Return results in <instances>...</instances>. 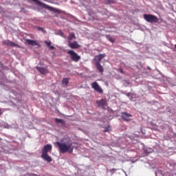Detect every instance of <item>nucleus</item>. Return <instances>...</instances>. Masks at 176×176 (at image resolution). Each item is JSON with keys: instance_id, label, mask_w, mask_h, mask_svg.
I'll list each match as a JSON object with an SVG mask.
<instances>
[{"instance_id": "obj_1", "label": "nucleus", "mask_w": 176, "mask_h": 176, "mask_svg": "<svg viewBox=\"0 0 176 176\" xmlns=\"http://www.w3.org/2000/svg\"><path fill=\"white\" fill-rule=\"evenodd\" d=\"M56 145H58L61 153H72L74 152V143L72 140L69 138L63 139L62 142H56Z\"/></svg>"}, {"instance_id": "obj_2", "label": "nucleus", "mask_w": 176, "mask_h": 176, "mask_svg": "<svg viewBox=\"0 0 176 176\" xmlns=\"http://www.w3.org/2000/svg\"><path fill=\"white\" fill-rule=\"evenodd\" d=\"M106 56L107 55L105 54H100L95 56L96 60L95 65L99 72H100L101 75L104 73V67L101 65V60H102V58H105Z\"/></svg>"}, {"instance_id": "obj_3", "label": "nucleus", "mask_w": 176, "mask_h": 176, "mask_svg": "<svg viewBox=\"0 0 176 176\" xmlns=\"http://www.w3.org/2000/svg\"><path fill=\"white\" fill-rule=\"evenodd\" d=\"M144 19L147 21V23H157L159 21V18L153 14H144Z\"/></svg>"}, {"instance_id": "obj_4", "label": "nucleus", "mask_w": 176, "mask_h": 176, "mask_svg": "<svg viewBox=\"0 0 176 176\" xmlns=\"http://www.w3.org/2000/svg\"><path fill=\"white\" fill-rule=\"evenodd\" d=\"M67 54H69L71 59L72 61H75V63H78L79 60H80L81 57L74 50H69L67 52Z\"/></svg>"}, {"instance_id": "obj_5", "label": "nucleus", "mask_w": 176, "mask_h": 176, "mask_svg": "<svg viewBox=\"0 0 176 176\" xmlns=\"http://www.w3.org/2000/svg\"><path fill=\"white\" fill-rule=\"evenodd\" d=\"M91 87L95 90V91H96L97 93H99V94H102L104 93V91L102 90L101 87H100L98 82L95 81L92 82Z\"/></svg>"}, {"instance_id": "obj_6", "label": "nucleus", "mask_w": 176, "mask_h": 176, "mask_svg": "<svg viewBox=\"0 0 176 176\" xmlns=\"http://www.w3.org/2000/svg\"><path fill=\"white\" fill-rule=\"evenodd\" d=\"M30 1H32L33 2H36V3L39 5V6H41V8H43L44 9H47L48 10H51V11L54 10V8L51 7L50 6H48L45 3H42L41 1H39L38 0H30Z\"/></svg>"}, {"instance_id": "obj_7", "label": "nucleus", "mask_w": 176, "mask_h": 176, "mask_svg": "<svg viewBox=\"0 0 176 176\" xmlns=\"http://www.w3.org/2000/svg\"><path fill=\"white\" fill-rule=\"evenodd\" d=\"M133 116L127 112H122L121 113V119H122V120H124V122H130V120H131V119H130V118H131Z\"/></svg>"}, {"instance_id": "obj_8", "label": "nucleus", "mask_w": 176, "mask_h": 176, "mask_svg": "<svg viewBox=\"0 0 176 176\" xmlns=\"http://www.w3.org/2000/svg\"><path fill=\"white\" fill-rule=\"evenodd\" d=\"M68 46L70 49H79L80 47V45L78 43V41H68Z\"/></svg>"}, {"instance_id": "obj_9", "label": "nucleus", "mask_w": 176, "mask_h": 176, "mask_svg": "<svg viewBox=\"0 0 176 176\" xmlns=\"http://www.w3.org/2000/svg\"><path fill=\"white\" fill-rule=\"evenodd\" d=\"M3 45H6L7 46H11V47H20V46L9 40H4L3 41Z\"/></svg>"}, {"instance_id": "obj_10", "label": "nucleus", "mask_w": 176, "mask_h": 176, "mask_svg": "<svg viewBox=\"0 0 176 176\" xmlns=\"http://www.w3.org/2000/svg\"><path fill=\"white\" fill-rule=\"evenodd\" d=\"M36 69L40 72V74H42V75H46V74H49V69H47V67H40L36 66Z\"/></svg>"}, {"instance_id": "obj_11", "label": "nucleus", "mask_w": 176, "mask_h": 176, "mask_svg": "<svg viewBox=\"0 0 176 176\" xmlns=\"http://www.w3.org/2000/svg\"><path fill=\"white\" fill-rule=\"evenodd\" d=\"M52 151V145L47 144L42 149V155H47V153Z\"/></svg>"}, {"instance_id": "obj_12", "label": "nucleus", "mask_w": 176, "mask_h": 176, "mask_svg": "<svg viewBox=\"0 0 176 176\" xmlns=\"http://www.w3.org/2000/svg\"><path fill=\"white\" fill-rule=\"evenodd\" d=\"M26 43L30 45L31 46H41L38 42L35 40L26 39Z\"/></svg>"}, {"instance_id": "obj_13", "label": "nucleus", "mask_w": 176, "mask_h": 176, "mask_svg": "<svg viewBox=\"0 0 176 176\" xmlns=\"http://www.w3.org/2000/svg\"><path fill=\"white\" fill-rule=\"evenodd\" d=\"M96 104L98 107H105L107 105V99H101L98 100Z\"/></svg>"}, {"instance_id": "obj_14", "label": "nucleus", "mask_w": 176, "mask_h": 176, "mask_svg": "<svg viewBox=\"0 0 176 176\" xmlns=\"http://www.w3.org/2000/svg\"><path fill=\"white\" fill-rule=\"evenodd\" d=\"M41 157L44 159V160H46V162H48L49 163H50L53 160L52 159V157L49 156V155L47 154H42Z\"/></svg>"}, {"instance_id": "obj_15", "label": "nucleus", "mask_w": 176, "mask_h": 176, "mask_svg": "<svg viewBox=\"0 0 176 176\" xmlns=\"http://www.w3.org/2000/svg\"><path fill=\"white\" fill-rule=\"evenodd\" d=\"M75 34L74 33H71L68 37V42H71L72 39H75Z\"/></svg>"}, {"instance_id": "obj_16", "label": "nucleus", "mask_w": 176, "mask_h": 176, "mask_svg": "<svg viewBox=\"0 0 176 176\" xmlns=\"http://www.w3.org/2000/svg\"><path fill=\"white\" fill-rule=\"evenodd\" d=\"M55 122L56 123H61V124H65V121L63 119L55 118Z\"/></svg>"}, {"instance_id": "obj_17", "label": "nucleus", "mask_w": 176, "mask_h": 176, "mask_svg": "<svg viewBox=\"0 0 176 176\" xmlns=\"http://www.w3.org/2000/svg\"><path fill=\"white\" fill-rule=\"evenodd\" d=\"M62 83L63 85H65V86H67L69 83V80H68V78H63Z\"/></svg>"}, {"instance_id": "obj_18", "label": "nucleus", "mask_w": 176, "mask_h": 176, "mask_svg": "<svg viewBox=\"0 0 176 176\" xmlns=\"http://www.w3.org/2000/svg\"><path fill=\"white\" fill-rule=\"evenodd\" d=\"M117 71L120 74H124V71H123V69L122 67H120L119 69H118Z\"/></svg>"}, {"instance_id": "obj_19", "label": "nucleus", "mask_w": 176, "mask_h": 176, "mask_svg": "<svg viewBox=\"0 0 176 176\" xmlns=\"http://www.w3.org/2000/svg\"><path fill=\"white\" fill-rule=\"evenodd\" d=\"M45 45L50 47L52 45V42L51 41H45Z\"/></svg>"}, {"instance_id": "obj_20", "label": "nucleus", "mask_w": 176, "mask_h": 176, "mask_svg": "<svg viewBox=\"0 0 176 176\" xmlns=\"http://www.w3.org/2000/svg\"><path fill=\"white\" fill-rule=\"evenodd\" d=\"M37 30H38V31H42L43 32H46V31H45V29H43V28L41 27H38Z\"/></svg>"}, {"instance_id": "obj_21", "label": "nucleus", "mask_w": 176, "mask_h": 176, "mask_svg": "<svg viewBox=\"0 0 176 176\" xmlns=\"http://www.w3.org/2000/svg\"><path fill=\"white\" fill-rule=\"evenodd\" d=\"M109 130H110L109 127H106V128H104V132L107 133V132L109 131Z\"/></svg>"}, {"instance_id": "obj_22", "label": "nucleus", "mask_w": 176, "mask_h": 176, "mask_svg": "<svg viewBox=\"0 0 176 176\" xmlns=\"http://www.w3.org/2000/svg\"><path fill=\"white\" fill-rule=\"evenodd\" d=\"M144 153H146V155H149V153H151V151H148V149L144 150Z\"/></svg>"}, {"instance_id": "obj_23", "label": "nucleus", "mask_w": 176, "mask_h": 176, "mask_svg": "<svg viewBox=\"0 0 176 176\" xmlns=\"http://www.w3.org/2000/svg\"><path fill=\"white\" fill-rule=\"evenodd\" d=\"M109 41L110 42H111L112 43H113V42H115V40H114L113 38H112L111 37H110V38H109Z\"/></svg>"}, {"instance_id": "obj_24", "label": "nucleus", "mask_w": 176, "mask_h": 176, "mask_svg": "<svg viewBox=\"0 0 176 176\" xmlns=\"http://www.w3.org/2000/svg\"><path fill=\"white\" fill-rule=\"evenodd\" d=\"M49 47H50V50H54V46H53V45H51Z\"/></svg>"}, {"instance_id": "obj_25", "label": "nucleus", "mask_w": 176, "mask_h": 176, "mask_svg": "<svg viewBox=\"0 0 176 176\" xmlns=\"http://www.w3.org/2000/svg\"><path fill=\"white\" fill-rule=\"evenodd\" d=\"M2 109H0V116L3 114Z\"/></svg>"}, {"instance_id": "obj_26", "label": "nucleus", "mask_w": 176, "mask_h": 176, "mask_svg": "<svg viewBox=\"0 0 176 176\" xmlns=\"http://www.w3.org/2000/svg\"><path fill=\"white\" fill-rule=\"evenodd\" d=\"M64 35V33L63 32H60V36H63Z\"/></svg>"}, {"instance_id": "obj_27", "label": "nucleus", "mask_w": 176, "mask_h": 176, "mask_svg": "<svg viewBox=\"0 0 176 176\" xmlns=\"http://www.w3.org/2000/svg\"><path fill=\"white\" fill-rule=\"evenodd\" d=\"M175 49H176V44L175 45Z\"/></svg>"}]
</instances>
